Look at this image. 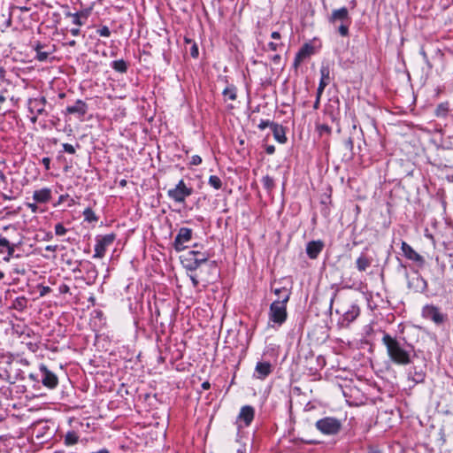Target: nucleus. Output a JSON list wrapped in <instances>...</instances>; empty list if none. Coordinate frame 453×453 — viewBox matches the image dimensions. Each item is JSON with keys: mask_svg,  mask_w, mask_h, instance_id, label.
Wrapping results in <instances>:
<instances>
[{"mask_svg": "<svg viewBox=\"0 0 453 453\" xmlns=\"http://www.w3.org/2000/svg\"><path fill=\"white\" fill-rule=\"evenodd\" d=\"M381 341L387 349L388 357L394 364L398 365L411 364V350L404 348L396 338L388 334H384Z\"/></svg>", "mask_w": 453, "mask_h": 453, "instance_id": "nucleus-1", "label": "nucleus"}, {"mask_svg": "<svg viewBox=\"0 0 453 453\" xmlns=\"http://www.w3.org/2000/svg\"><path fill=\"white\" fill-rule=\"evenodd\" d=\"M283 298V300H274L272 303L269 311V320L279 326L282 325L287 319V291H285Z\"/></svg>", "mask_w": 453, "mask_h": 453, "instance_id": "nucleus-2", "label": "nucleus"}, {"mask_svg": "<svg viewBox=\"0 0 453 453\" xmlns=\"http://www.w3.org/2000/svg\"><path fill=\"white\" fill-rule=\"evenodd\" d=\"M329 22L334 25H335L337 22H340V26L338 27L339 34L344 37L349 35V27L351 21L349 15V11L346 7L334 10L329 18Z\"/></svg>", "mask_w": 453, "mask_h": 453, "instance_id": "nucleus-3", "label": "nucleus"}, {"mask_svg": "<svg viewBox=\"0 0 453 453\" xmlns=\"http://www.w3.org/2000/svg\"><path fill=\"white\" fill-rule=\"evenodd\" d=\"M316 428L326 435H335L342 429V422L336 418L326 417L319 419L315 424Z\"/></svg>", "mask_w": 453, "mask_h": 453, "instance_id": "nucleus-4", "label": "nucleus"}, {"mask_svg": "<svg viewBox=\"0 0 453 453\" xmlns=\"http://www.w3.org/2000/svg\"><path fill=\"white\" fill-rule=\"evenodd\" d=\"M192 193V188H188L184 180H180L173 188L167 191V196L176 203H184Z\"/></svg>", "mask_w": 453, "mask_h": 453, "instance_id": "nucleus-5", "label": "nucleus"}, {"mask_svg": "<svg viewBox=\"0 0 453 453\" xmlns=\"http://www.w3.org/2000/svg\"><path fill=\"white\" fill-rule=\"evenodd\" d=\"M116 239L115 234H109L104 236H98L96 238V243L95 246V258H103L105 255V251L109 246H111Z\"/></svg>", "mask_w": 453, "mask_h": 453, "instance_id": "nucleus-6", "label": "nucleus"}, {"mask_svg": "<svg viewBox=\"0 0 453 453\" xmlns=\"http://www.w3.org/2000/svg\"><path fill=\"white\" fill-rule=\"evenodd\" d=\"M422 316L426 319L432 320L436 325H441L445 320V315L440 311L438 307L433 304H427L423 307Z\"/></svg>", "mask_w": 453, "mask_h": 453, "instance_id": "nucleus-7", "label": "nucleus"}, {"mask_svg": "<svg viewBox=\"0 0 453 453\" xmlns=\"http://www.w3.org/2000/svg\"><path fill=\"white\" fill-rule=\"evenodd\" d=\"M191 238L192 229L188 227H181L174 239L173 247L175 250H184L187 248L186 243L188 242Z\"/></svg>", "mask_w": 453, "mask_h": 453, "instance_id": "nucleus-8", "label": "nucleus"}, {"mask_svg": "<svg viewBox=\"0 0 453 453\" xmlns=\"http://www.w3.org/2000/svg\"><path fill=\"white\" fill-rule=\"evenodd\" d=\"M42 373V383L49 388H55L58 384V379L55 373L50 371L45 365L40 367Z\"/></svg>", "mask_w": 453, "mask_h": 453, "instance_id": "nucleus-9", "label": "nucleus"}, {"mask_svg": "<svg viewBox=\"0 0 453 453\" xmlns=\"http://www.w3.org/2000/svg\"><path fill=\"white\" fill-rule=\"evenodd\" d=\"M255 417V410L250 405H245L241 408L238 415V422H242L245 426H249L253 421Z\"/></svg>", "mask_w": 453, "mask_h": 453, "instance_id": "nucleus-10", "label": "nucleus"}, {"mask_svg": "<svg viewBox=\"0 0 453 453\" xmlns=\"http://www.w3.org/2000/svg\"><path fill=\"white\" fill-rule=\"evenodd\" d=\"M46 98H33L28 101V109L32 114L42 115L45 112Z\"/></svg>", "mask_w": 453, "mask_h": 453, "instance_id": "nucleus-11", "label": "nucleus"}, {"mask_svg": "<svg viewBox=\"0 0 453 453\" xmlns=\"http://www.w3.org/2000/svg\"><path fill=\"white\" fill-rule=\"evenodd\" d=\"M325 244L322 241H311L306 245V254L311 259H316L323 250Z\"/></svg>", "mask_w": 453, "mask_h": 453, "instance_id": "nucleus-12", "label": "nucleus"}, {"mask_svg": "<svg viewBox=\"0 0 453 453\" xmlns=\"http://www.w3.org/2000/svg\"><path fill=\"white\" fill-rule=\"evenodd\" d=\"M273 372V366L269 362H257L255 367L254 376L258 380H265Z\"/></svg>", "mask_w": 453, "mask_h": 453, "instance_id": "nucleus-13", "label": "nucleus"}, {"mask_svg": "<svg viewBox=\"0 0 453 453\" xmlns=\"http://www.w3.org/2000/svg\"><path fill=\"white\" fill-rule=\"evenodd\" d=\"M66 113L76 115L79 118L83 117L88 111V105L82 100L78 99L74 104L66 107Z\"/></svg>", "mask_w": 453, "mask_h": 453, "instance_id": "nucleus-14", "label": "nucleus"}, {"mask_svg": "<svg viewBox=\"0 0 453 453\" xmlns=\"http://www.w3.org/2000/svg\"><path fill=\"white\" fill-rule=\"evenodd\" d=\"M403 255L410 260L418 263L419 265L424 264V257L417 253L408 243L405 242H402L401 246Z\"/></svg>", "mask_w": 453, "mask_h": 453, "instance_id": "nucleus-15", "label": "nucleus"}, {"mask_svg": "<svg viewBox=\"0 0 453 453\" xmlns=\"http://www.w3.org/2000/svg\"><path fill=\"white\" fill-rule=\"evenodd\" d=\"M360 310L359 307L356 304H351L347 311H345L342 314V324L345 323L346 326H349V323L354 321L357 317L359 315Z\"/></svg>", "mask_w": 453, "mask_h": 453, "instance_id": "nucleus-16", "label": "nucleus"}, {"mask_svg": "<svg viewBox=\"0 0 453 453\" xmlns=\"http://www.w3.org/2000/svg\"><path fill=\"white\" fill-rule=\"evenodd\" d=\"M33 199L35 203H46L51 199V190L48 188L35 190L33 194Z\"/></svg>", "mask_w": 453, "mask_h": 453, "instance_id": "nucleus-17", "label": "nucleus"}, {"mask_svg": "<svg viewBox=\"0 0 453 453\" xmlns=\"http://www.w3.org/2000/svg\"><path fill=\"white\" fill-rule=\"evenodd\" d=\"M181 263L189 271H195L201 265L189 251L181 256Z\"/></svg>", "mask_w": 453, "mask_h": 453, "instance_id": "nucleus-18", "label": "nucleus"}, {"mask_svg": "<svg viewBox=\"0 0 453 453\" xmlns=\"http://www.w3.org/2000/svg\"><path fill=\"white\" fill-rule=\"evenodd\" d=\"M320 74H321V78H320V81H319V87H318V94H319V96H321V95L323 94V91L325 89V88L328 85L329 83V80H330V72H329V68L328 67H325V66H322L321 69H320Z\"/></svg>", "mask_w": 453, "mask_h": 453, "instance_id": "nucleus-19", "label": "nucleus"}, {"mask_svg": "<svg viewBox=\"0 0 453 453\" xmlns=\"http://www.w3.org/2000/svg\"><path fill=\"white\" fill-rule=\"evenodd\" d=\"M426 373L423 369H418L416 366L411 368L408 373V379L411 380L414 383H421L425 380Z\"/></svg>", "mask_w": 453, "mask_h": 453, "instance_id": "nucleus-20", "label": "nucleus"}, {"mask_svg": "<svg viewBox=\"0 0 453 453\" xmlns=\"http://www.w3.org/2000/svg\"><path fill=\"white\" fill-rule=\"evenodd\" d=\"M272 131L273 133L274 139L280 143H285L287 141L285 129L284 127L276 123L275 125H272Z\"/></svg>", "mask_w": 453, "mask_h": 453, "instance_id": "nucleus-21", "label": "nucleus"}, {"mask_svg": "<svg viewBox=\"0 0 453 453\" xmlns=\"http://www.w3.org/2000/svg\"><path fill=\"white\" fill-rule=\"evenodd\" d=\"M410 286H413L415 288V291L423 293L427 288V282L426 280H424L421 276H417L410 281Z\"/></svg>", "mask_w": 453, "mask_h": 453, "instance_id": "nucleus-22", "label": "nucleus"}, {"mask_svg": "<svg viewBox=\"0 0 453 453\" xmlns=\"http://www.w3.org/2000/svg\"><path fill=\"white\" fill-rule=\"evenodd\" d=\"M359 272H365L372 265V258L365 254H361L356 261Z\"/></svg>", "mask_w": 453, "mask_h": 453, "instance_id": "nucleus-23", "label": "nucleus"}, {"mask_svg": "<svg viewBox=\"0 0 453 453\" xmlns=\"http://www.w3.org/2000/svg\"><path fill=\"white\" fill-rule=\"evenodd\" d=\"M35 50V58L40 61V62H43V61H46L48 59V57L49 55L50 54V52L49 51H43L42 49H43V45L41 43V42H37L35 47H34Z\"/></svg>", "mask_w": 453, "mask_h": 453, "instance_id": "nucleus-24", "label": "nucleus"}, {"mask_svg": "<svg viewBox=\"0 0 453 453\" xmlns=\"http://www.w3.org/2000/svg\"><path fill=\"white\" fill-rule=\"evenodd\" d=\"M79 441V435L74 431H69L65 435V444L66 446L75 445Z\"/></svg>", "mask_w": 453, "mask_h": 453, "instance_id": "nucleus-25", "label": "nucleus"}, {"mask_svg": "<svg viewBox=\"0 0 453 453\" xmlns=\"http://www.w3.org/2000/svg\"><path fill=\"white\" fill-rule=\"evenodd\" d=\"M189 252L194 255V257L200 265L205 263L210 258V255L207 252H202L200 250H189Z\"/></svg>", "mask_w": 453, "mask_h": 453, "instance_id": "nucleus-26", "label": "nucleus"}, {"mask_svg": "<svg viewBox=\"0 0 453 453\" xmlns=\"http://www.w3.org/2000/svg\"><path fill=\"white\" fill-rule=\"evenodd\" d=\"M111 67L119 73H124L127 70V65L123 59L115 60L111 63Z\"/></svg>", "mask_w": 453, "mask_h": 453, "instance_id": "nucleus-27", "label": "nucleus"}, {"mask_svg": "<svg viewBox=\"0 0 453 453\" xmlns=\"http://www.w3.org/2000/svg\"><path fill=\"white\" fill-rule=\"evenodd\" d=\"M223 96L226 98H228L229 100H232V101L235 100L237 97L236 88L234 85L227 86L223 90Z\"/></svg>", "mask_w": 453, "mask_h": 453, "instance_id": "nucleus-28", "label": "nucleus"}, {"mask_svg": "<svg viewBox=\"0 0 453 453\" xmlns=\"http://www.w3.org/2000/svg\"><path fill=\"white\" fill-rule=\"evenodd\" d=\"M449 103L445 102V103H441L440 104H438V106L436 107V110H435V115L437 117H445L449 111Z\"/></svg>", "mask_w": 453, "mask_h": 453, "instance_id": "nucleus-29", "label": "nucleus"}, {"mask_svg": "<svg viewBox=\"0 0 453 453\" xmlns=\"http://www.w3.org/2000/svg\"><path fill=\"white\" fill-rule=\"evenodd\" d=\"M285 291L288 292V302L289 301L291 291L289 288L282 287V288H276L273 289V293L278 296L276 300H283V296L285 295Z\"/></svg>", "mask_w": 453, "mask_h": 453, "instance_id": "nucleus-30", "label": "nucleus"}, {"mask_svg": "<svg viewBox=\"0 0 453 453\" xmlns=\"http://www.w3.org/2000/svg\"><path fill=\"white\" fill-rule=\"evenodd\" d=\"M85 220L88 222H96L98 218L96 216L91 208H86L83 211Z\"/></svg>", "mask_w": 453, "mask_h": 453, "instance_id": "nucleus-31", "label": "nucleus"}, {"mask_svg": "<svg viewBox=\"0 0 453 453\" xmlns=\"http://www.w3.org/2000/svg\"><path fill=\"white\" fill-rule=\"evenodd\" d=\"M261 181L267 191H271L274 188V180L269 175L264 176Z\"/></svg>", "mask_w": 453, "mask_h": 453, "instance_id": "nucleus-32", "label": "nucleus"}, {"mask_svg": "<svg viewBox=\"0 0 453 453\" xmlns=\"http://www.w3.org/2000/svg\"><path fill=\"white\" fill-rule=\"evenodd\" d=\"M209 184L211 187H213L215 189H219L222 187L221 180L218 176H216V175L210 176V178H209Z\"/></svg>", "mask_w": 453, "mask_h": 453, "instance_id": "nucleus-33", "label": "nucleus"}, {"mask_svg": "<svg viewBox=\"0 0 453 453\" xmlns=\"http://www.w3.org/2000/svg\"><path fill=\"white\" fill-rule=\"evenodd\" d=\"M13 306L19 311H23L27 307V299L25 297H18Z\"/></svg>", "mask_w": 453, "mask_h": 453, "instance_id": "nucleus-34", "label": "nucleus"}, {"mask_svg": "<svg viewBox=\"0 0 453 453\" xmlns=\"http://www.w3.org/2000/svg\"><path fill=\"white\" fill-rule=\"evenodd\" d=\"M65 16L71 17L73 19V23L74 25H76L77 27H81V26L84 25V20H82L81 19V17L76 12L75 13L66 12Z\"/></svg>", "mask_w": 453, "mask_h": 453, "instance_id": "nucleus-35", "label": "nucleus"}, {"mask_svg": "<svg viewBox=\"0 0 453 453\" xmlns=\"http://www.w3.org/2000/svg\"><path fill=\"white\" fill-rule=\"evenodd\" d=\"M317 130L319 131L320 135H323L324 134H331V127L326 124H321L317 127Z\"/></svg>", "mask_w": 453, "mask_h": 453, "instance_id": "nucleus-36", "label": "nucleus"}, {"mask_svg": "<svg viewBox=\"0 0 453 453\" xmlns=\"http://www.w3.org/2000/svg\"><path fill=\"white\" fill-rule=\"evenodd\" d=\"M10 242L4 238H0V254H4L6 251V249H9Z\"/></svg>", "mask_w": 453, "mask_h": 453, "instance_id": "nucleus-37", "label": "nucleus"}, {"mask_svg": "<svg viewBox=\"0 0 453 453\" xmlns=\"http://www.w3.org/2000/svg\"><path fill=\"white\" fill-rule=\"evenodd\" d=\"M67 232V229L64 226V225L62 223H58L56 226H55V234L57 235H64Z\"/></svg>", "mask_w": 453, "mask_h": 453, "instance_id": "nucleus-38", "label": "nucleus"}, {"mask_svg": "<svg viewBox=\"0 0 453 453\" xmlns=\"http://www.w3.org/2000/svg\"><path fill=\"white\" fill-rule=\"evenodd\" d=\"M97 33L100 36L109 37L111 35V31L107 26H104L97 30Z\"/></svg>", "mask_w": 453, "mask_h": 453, "instance_id": "nucleus-39", "label": "nucleus"}, {"mask_svg": "<svg viewBox=\"0 0 453 453\" xmlns=\"http://www.w3.org/2000/svg\"><path fill=\"white\" fill-rule=\"evenodd\" d=\"M15 246H16L15 244H12V243L9 244V249H6V251H5V253L7 254V257H4L5 261H9L10 257L13 256L14 251H15Z\"/></svg>", "mask_w": 453, "mask_h": 453, "instance_id": "nucleus-40", "label": "nucleus"}, {"mask_svg": "<svg viewBox=\"0 0 453 453\" xmlns=\"http://www.w3.org/2000/svg\"><path fill=\"white\" fill-rule=\"evenodd\" d=\"M275 124L276 123L272 122L270 120H261L260 123L258 124V128L260 130H264L266 127H271L272 128V125H275Z\"/></svg>", "mask_w": 453, "mask_h": 453, "instance_id": "nucleus-41", "label": "nucleus"}, {"mask_svg": "<svg viewBox=\"0 0 453 453\" xmlns=\"http://www.w3.org/2000/svg\"><path fill=\"white\" fill-rule=\"evenodd\" d=\"M62 147L64 149V151L69 154H74L76 152V150L73 145L69 143H63Z\"/></svg>", "mask_w": 453, "mask_h": 453, "instance_id": "nucleus-42", "label": "nucleus"}, {"mask_svg": "<svg viewBox=\"0 0 453 453\" xmlns=\"http://www.w3.org/2000/svg\"><path fill=\"white\" fill-rule=\"evenodd\" d=\"M281 47H283V43L282 42H271L268 43L269 50H271L273 51H277Z\"/></svg>", "mask_w": 453, "mask_h": 453, "instance_id": "nucleus-43", "label": "nucleus"}, {"mask_svg": "<svg viewBox=\"0 0 453 453\" xmlns=\"http://www.w3.org/2000/svg\"><path fill=\"white\" fill-rule=\"evenodd\" d=\"M202 163V158L198 155H194L191 158L190 164L192 165H198Z\"/></svg>", "mask_w": 453, "mask_h": 453, "instance_id": "nucleus-44", "label": "nucleus"}, {"mask_svg": "<svg viewBox=\"0 0 453 453\" xmlns=\"http://www.w3.org/2000/svg\"><path fill=\"white\" fill-rule=\"evenodd\" d=\"M76 13L81 17L82 20L85 21L88 18L90 12L88 10H82Z\"/></svg>", "mask_w": 453, "mask_h": 453, "instance_id": "nucleus-45", "label": "nucleus"}, {"mask_svg": "<svg viewBox=\"0 0 453 453\" xmlns=\"http://www.w3.org/2000/svg\"><path fill=\"white\" fill-rule=\"evenodd\" d=\"M297 54H299L303 58H305L309 55L308 45L306 44L303 48H302Z\"/></svg>", "mask_w": 453, "mask_h": 453, "instance_id": "nucleus-46", "label": "nucleus"}, {"mask_svg": "<svg viewBox=\"0 0 453 453\" xmlns=\"http://www.w3.org/2000/svg\"><path fill=\"white\" fill-rule=\"evenodd\" d=\"M58 290H59V292L61 294H66V293H68L70 291V288L66 284H62V285L59 286Z\"/></svg>", "mask_w": 453, "mask_h": 453, "instance_id": "nucleus-47", "label": "nucleus"}, {"mask_svg": "<svg viewBox=\"0 0 453 453\" xmlns=\"http://www.w3.org/2000/svg\"><path fill=\"white\" fill-rule=\"evenodd\" d=\"M42 163L44 165L46 170H50V157H43L42 159Z\"/></svg>", "mask_w": 453, "mask_h": 453, "instance_id": "nucleus-48", "label": "nucleus"}, {"mask_svg": "<svg viewBox=\"0 0 453 453\" xmlns=\"http://www.w3.org/2000/svg\"><path fill=\"white\" fill-rule=\"evenodd\" d=\"M304 58H303L299 54H296V58H295V60H294V65L295 67L296 68L300 64L301 62L303 60Z\"/></svg>", "mask_w": 453, "mask_h": 453, "instance_id": "nucleus-49", "label": "nucleus"}, {"mask_svg": "<svg viewBox=\"0 0 453 453\" xmlns=\"http://www.w3.org/2000/svg\"><path fill=\"white\" fill-rule=\"evenodd\" d=\"M190 54L195 58L198 57V48L196 44L192 46Z\"/></svg>", "mask_w": 453, "mask_h": 453, "instance_id": "nucleus-50", "label": "nucleus"}, {"mask_svg": "<svg viewBox=\"0 0 453 453\" xmlns=\"http://www.w3.org/2000/svg\"><path fill=\"white\" fill-rule=\"evenodd\" d=\"M27 205L31 210L32 212H36L38 210V206L36 205L35 203H28Z\"/></svg>", "mask_w": 453, "mask_h": 453, "instance_id": "nucleus-51", "label": "nucleus"}, {"mask_svg": "<svg viewBox=\"0 0 453 453\" xmlns=\"http://www.w3.org/2000/svg\"><path fill=\"white\" fill-rule=\"evenodd\" d=\"M265 151H266L267 154H270V155L273 154L274 151H275V148H274L273 145H269V146L266 147Z\"/></svg>", "mask_w": 453, "mask_h": 453, "instance_id": "nucleus-52", "label": "nucleus"}, {"mask_svg": "<svg viewBox=\"0 0 453 453\" xmlns=\"http://www.w3.org/2000/svg\"><path fill=\"white\" fill-rule=\"evenodd\" d=\"M271 37L273 39V40H280L281 36H280V34L279 32H273L271 34Z\"/></svg>", "mask_w": 453, "mask_h": 453, "instance_id": "nucleus-53", "label": "nucleus"}, {"mask_svg": "<svg viewBox=\"0 0 453 453\" xmlns=\"http://www.w3.org/2000/svg\"><path fill=\"white\" fill-rule=\"evenodd\" d=\"M320 97H321V96H319V94L317 93L316 101H315V103H314V104H313V108H314L315 110L319 109V107Z\"/></svg>", "mask_w": 453, "mask_h": 453, "instance_id": "nucleus-54", "label": "nucleus"}, {"mask_svg": "<svg viewBox=\"0 0 453 453\" xmlns=\"http://www.w3.org/2000/svg\"><path fill=\"white\" fill-rule=\"evenodd\" d=\"M70 32H71L72 35H73V36H77V35H80L81 30H80V28H79V27H75V28H72V29L70 30Z\"/></svg>", "mask_w": 453, "mask_h": 453, "instance_id": "nucleus-55", "label": "nucleus"}, {"mask_svg": "<svg viewBox=\"0 0 453 453\" xmlns=\"http://www.w3.org/2000/svg\"><path fill=\"white\" fill-rule=\"evenodd\" d=\"M58 249V246L57 245H48L46 246L45 250L47 251H51V252H55Z\"/></svg>", "mask_w": 453, "mask_h": 453, "instance_id": "nucleus-56", "label": "nucleus"}, {"mask_svg": "<svg viewBox=\"0 0 453 453\" xmlns=\"http://www.w3.org/2000/svg\"><path fill=\"white\" fill-rule=\"evenodd\" d=\"M211 388V383L209 381H204L202 383V388L203 390H208Z\"/></svg>", "mask_w": 453, "mask_h": 453, "instance_id": "nucleus-57", "label": "nucleus"}, {"mask_svg": "<svg viewBox=\"0 0 453 453\" xmlns=\"http://www.w3.org/2000/svg\"><path fill=\"white\" fill-rule=\"evenodd\" d=\"M5 76V70L3 66H0V81H4Z\"/></svg>", "mask_w": 453, "mask_h": 453, "instance_id": "nucleus-58", "label": "nucleus"}, {"mask_svg": "<svg viewBox=\"0 0 453 453\" xmlns=\"http://www.w3.org/2000/svg\"><path fill=\"white\" fill-rule=\"evenodd\" d=\"M346 146L349 149H352L353 147V141H352V138H348V140L346 141Z\"/></svg>", "mask_w": 453, "mask_h": 453, "instance_id": "nucleus-59", "label": "nucleus"}, {"mask_svg": "<svg viewBox=\"0 0 453 453\" xmlns=\"http://www.w3.org/2000/svg\"><path fill=\"white\" fill-rule=\"evenodd\" d=\"M237 453H247V449L245 446H242L237 449Z\"/></svg>", "mask_w": 453, "mask_h": 453, "instance_id": "nucleus-60", "label": "nucleus"}, {"mask_svg": "<svg viewBox=\"0 0 453 453\" xmlns=\"http://www.w3.org/2000/svg\"><path fill=\"white\" fill-rule=\"evenodd\" d=\"M1 196L3 197L4 200H12V199H13L12 196H8V195H6L4 193H2Z\"/></svg>", "mask_w": 453, "mask_h": 453, "instance_id": "nucleus-61", "label": "nucleus"}, {"mask_svg": "<svg viewBox=\"0 0 453 453\" xmlns=\"http://www.w3.org/2000/svg\"><path fill=\"white\" fill-rule=\"evenodd\" d=\"M50 288L49 287H44L42 291L41 292V296L46 295L48 292H50Z\"/></svg>", "mask_w": 453, "mask_h": 453, "instance_id": "nucleus-62", "label": "nucleus"}, {"mask_svg": "<svg viewBox=\"0 0 453 453\" xmlns=\"http://www.w3.org/2000/svg\"><path fill=\"white\" fill-rule=\"evenodd\" d=\"M272 59H273V61L274 63H279V62H280V55H275V56H273V58H272Z\"/></svg>", "mask_w": 453, "mask_h": 453, "instance_id": "nucleus-63", "label": "nucleus"}, {"mask_svg": "<svg viewBox=\"0 0 453 453\" xmlns=\"http://www.w3.org/2000/svg\"><path fill=\"white\" fill-rule=\"evenodd\" d=\"M92 453H110L108 449H100L96 452H92Z\"/></svg>", "mask_w": 453, "mask_h": 453, "instance_id": "nucleus-64", "label": "nucleus"}]
</instances>
